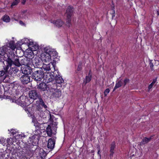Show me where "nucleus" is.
I'll return each mask as SVG.
<instances>
[{
    "label": "nucleus",
    "instance_id": "obj_1",
    "mask_svg": "<svg viewBox=\"0 0 159 159\" xmlns=\"http://www.w3.org/2000/svg\"><path fill=\"white\" fill-rule=\"evenodd\" d=\"M56 57L57 55V53L55 51H51L50 49H46L45 51L41 55L42 61L44 62H49L51 61V55Z\"/></svg>",
    "mask_w": 159,
    "mask_h": 159
},
{
    "label": "nucleus",
    "instance_id": "obj_2",
    "mask_svg": "<svg viewBox=\"0 0 159 159\" xmlns=\"http://www.w3.org/2000/svg\"><path fill=\"white\" fill-rule=\"evenodd\" d=\"M44 73L41 68L34 69L32 75L33 79L37 81H40L43 78Z\"/></svg>",
    "mask_w": 159,
    "mask_h": 159
},
{
    "label": "nucleus",
    "instance_id": "obj_3",
    "mask_svg": "<svg viewBox=\"0 0 159 159\" xmlns=\"http://www.w3.org/2000/svg\"><path fill=\"white\" fill-rule=\"evenodd\" d=\"M54 71L49 72H46L44 73L43 78L45 80V82L48 83L52 81L55 79L54 74Z\"/></svg>",
    "mask_w": 159,
    "mask_h": 159
},
{
    "label": "nucleus",
    "instance_id": "obj_4",
    "mask_svg": "<svg viewBox=\"0 0 159 159\" xmlns=\"http://www.w3.org/2000/svg\"><path fill=\"white\" fill-rule=\"evenodd\" d=\"M29 100L25 96H21L19 98L16 100L15 102L18 105H19L22 107H25L27 106L29 104L28 103Z\"/></svg>",
    "mask_w": 159,
    "mask_h": 159
},
{
    "label": "nucleus",
    "instance_id": "obj_5",
    "mask_svg": "<svg viewBox=\"0 0 159 159\" xmlns=\"http://www.w3.org/2000/svg\"><path fill=\"white\" fill-rule=\"evenodd\" d=\"M41 69L44 70L46 71V72H49L50 70L51 71H55L57 70H55V66L54 63L50 62L48 64H46L43 63V64L41 67Z\"/></svg>",
    "mask_w": 159,
    "mask_h": 159
},
{
    "label": "nucleus",
    "instance_id": "obj_6",
    "mask_svg": "<svg viewBox=\"0 0 159 159\" xmlns=\"http://www.w3.org/2000/svg\"><path fill=\"white\" fill-rule=\"evenodd\" d=\"M31 61L34 67L36 68H40L43 63L42 59L39 57H33L31 59Z\"/></svg>",
    "mask_w": 159,
    "mask_h": 159
},
{
    "label": "nucleus",
    "instance_id": "obj_7",
    "mask_svg": "<svg viewBox=\"0 0 159 159\" xmlns=\"http://www.w3.org/2000/svg\"><path fill=\"white\" fill-rule=\"evenodd\" d=\"M7 59L9 62L10 63H11L12 65L14 64L18 67L21 66L18 57L14 54L11 55V56H9Z\"/></svg>",
    "mask_w": 159,
    "mask_h": 159
},
{
    "label": "nucleus",
    "instance_id": "obj_8",
    "mask_svg": "<svg viewBox=\"0 0 159 159\" xmlns=\"http://www.w3.org/2000/svg\"><path fill=\"white\" fill-rule=\"evenodd\" d=\"M35 146H34L30 143L28 144L26 146L25 152V154L28 156H32L34 152H35Z\"/></svg>",
    "mask_w": 159,
    "mask_h": 159
},
{
    "label": "nucleus",
    "instance_id": "obj_9",
    "mask_svg": "<svg viewBox=\"0 0 159 159\" xmlns=\"http://www.w3.org/2000/svg\"><path fill=\"white\" fill-rule=\"evenodd\" d=\"M35 153L37 155L39 156L42 158H43L46 156L47 154L45 151L41 148L38 147L37 146H35Z\"/></svg>",
    "mask_w": 159,
    "mask_h": 159
},
{
    "label": "nucleus",
    "instance_id": "obj_10",
    "mask_svg": "<svg viewBox=\"0 0 159 159\" xmlns=\"http://www.w3.org/2000/svg\"><path fill=\"white\" fill-rule=\"evenodd\" d=\"M54 74H55L54 79L57 84H61L64 82V81L62 77L60 75L58 70L54 71Z\"/></svg>",
    "mask_w": 159,
    "mask_h": 159
},
{
    "label": "nucleus",
    "instance_id": "obj_11",
    "mask_svg": "<svg viewBox=\"0 0 159 159\" xmlns=\"http://www.w3.org/2000/svg\"><path fill=\"white\" fill-rule=\"evenodd\" d=\"M37 88L40 91H47L49 89L48 85L46 83L43 82L41 83L38 85Z\"/></svg>",
    "mask_w": 159,
    "mask_h": 159
},
{
    "label": "nucleus",
    "instance_id": "obj_12",
    "mask_svg": "<svg viewBox=\"0 0 159 159\" xmlns=\"http://www.w3.org/2000/svg\"><path fill=\"white\" fill-rule=\"evenodd\" d=\"M29 96L30 98L34 100L37 98H39L41 97L40 95L38 94L36 91L35 90H32L29 92Z\"/></svg>",
    "mask_w": 159,
    "mask_h": 159
},
{
    "label": "nucleus",
    "instance_id": "obj_13",
    "mask_svg": "<svg viewBox=\"0 0 159 159\" xmlns=\"http://www.w3.org/2000/svg\"><path fill=\"white\" fill-rule=\"evenodd\" d=\"M51 91L52 92L51 96L53 98H59L61 95V92L59 89L52 88Z\"/></svg>",
    "mask_w": 159,
    "mask_h": 159
},
{
    "label": "nucleus",
    "instance_id": "obj_14",
    "mask_svg": "<svg viewBox=\"0 0 159 159\" xmlns=\"http://www.w3.org/2000/svg\"><path fill=\"white\" fill-rule=\"evenodd\" d=\"M34 69L31 68L29 66H28L24 68L22 70V72L25 75L30 74L32 72H33Z\"/></svg>",
    "mask_w": 159,
    "mask_h": 159
},
{
    "label": "nucleus",
    "instance_id": "obj_15",
    "mask_svg": "<svg viewBox=\"0 0 159 159\" xmlns=\"http://www.w3.org/2000/svg\"><path fill=\"white\" fill-rule=\"evenodd\" d=\"M20 80L23 84H27L30 81V78L28 75H23L20 77Z\"/></svg>",
    "mask_w": 159,
    "mask_h": 159
},
{
    "label": "nucleus",
    "instance_id": "obj_16",
    "mask_svg": "<svg viewBox=\"0 0 159 159\" xmlns=\"http://www.w3.org/2000/svg\"><path fill=\"white\" fill-rule=\"evenodd\" d=\"M55 141L53 139L51 138L49 139L48 141L47 147L48 148L52 150L54 147Z\"/></svg>",
    "mask_w": 159,
    "mask_h": 159
},
{
    "label": "nucleus",
    "instance_id": "obj_17",
    "mask_svg": "<svg viewBox=\"0 0 159 159\" xmlns=\"http://www.w3.org/2000/svg\"><path fill=\"white\" fill-rule=\"evenodd\" d=\"M30 61H31V59H28L27 58H24L21 60L20 64L21 65H24L28 66L29 64Z\"/></svg>",
    "mask_w": 159,
    "mask_h": 159
},
{
    "label": "nucleus",
    "instance_id": "obj_18",
    "mask_svg": "<svg viewBox=\"0 0 159 159\" xmlns=\"http://www.w3.org/2000/svg\"><path fill=\"white\" fill-rule=\"evenodd\" d=\"M73 11V8L70 6H69L66 10V14L67 15V16L71 17Z\"/></svg>",
    "mask_w": 159,
    "mask_h": 159
},
{
    "label": "nucleus",
    "instance_id": "obj_19",
    "mask_svg": "<svg viewBox=\"0 0 159 159\" xmlns=\"http://www.w3.org/2000/svg\"><path fill=\"white\" fill-rule=\"evenodd\" d=\"M6 61L7 62V65L5 66H3V70L4 71L5 73L6 74L7 73L8 71V69L9 67H10L11 65H12L11 63H10L9 62V60H8V59L6 60Z\"/></svg>",
    "mask_w": 159,
    "mask_h": 159
},
{
    "label": "nucleus",
    "instance_id": "obj_20",
    "mask_svg": "<svg viewBox=\"0 0 159 159\" xmlns=\"http://www.w3.org/2000/svg\"><path fill=\"white\" fill-rule=\"evenodd\" d=\"M51 23H53L57 27H60L63 24L64 22L61 20H58L56 21L54 20Z\"/></svg>",
    "mask_w": 159,
    "mask_h": 159
},
{
    "label": "nucleus",
    "instance_id": "obj_21",
    "mask_svg": "<svg viewBox=\"0 0 159 159\" xmlns=\"http://www.w3.org/2000/svg\"><path fill=\"white\" fill-rule=\"evenodd\" d=\"M46 132L47 135L51 137L52 134V131L51 129V125H48L46 129Z\"/></svg>",
    "mask_w": 159,
    "mask_h": 159
},
{
    "label": "nucleus",
    "instance_id": "obj_22",
    "mask_svg": "<svg viewBox=\"0 0 159 159\" xmlns=\"http://www.w3.org/2000/svg\"><path fill=\"white\" fill-rule=\"evenodd\" d=\"M116 147V143L115 142H112L111 144L110 152V157H112L114 154V150Z\"/></svg>",
    "mask_w": 159,
    "mask_h": 159
},
{
    "label": "nucleus",
    "instance_id": "obj_23",
    "mask_svg": "<svg viewBox=\"0 0 159 159\" xmlns=\"http://www.w3.org/2000/svg\"><path fill=\"white\" fill-rule=\"evenodd\" d=\"M152 139V137H151L149 138H147L146 137L144 138L143 139L142 141L141 142V145H143L147 143L149 141H150V140Z\"/></svg>",
    "mask_w": 159,
    "mask_h": 159
},
{
    "label": "nucleus",
    "instance_id": "obj_24",
    "mask_svg": "<svg viewBox=\"0 0 159 159\" xmlns=\"http://www.w3.org/2000/svg\"><path fill=\"white\" fill-rule=\"evenodd\" d=\"M122 84V83L121 80H119L118 82H116L115 86L113 90V91H114L116 89L120 87Z\"/></svg>",
    "mask_w": 159,
    "mask_h": 159
},
{
    "label": "nucleus",
    "instance_id": "obj_25",
    "mask_svg": "<svg viewBox=\"0 0 159 159\" xmlns=\"http://www.w3.org/2000/svg\"><path fill=\"white\" fill-rule=\"evenodd\" d=\"M91 79V76L90 74H89L88 76L86 77L85 79L84 80V83L86 84L90 81Z\"/></svg>",
    "mask_w": 159,
    "mask_h": 159
},
{
    "label": "nucleus",
    "instance_id": "obj_26",
    "mask_svg": "<svg viewBox=\"0 0 159 159\" xmlns=\"http://www.w3.org/2000/svg\"><path fill=\"white\" fill-rule=\"evenodd\" d=\"M39 105H40V106L42 107H43L44 108L46 109L47 107V106L46 105H45L44 102H43L41 97H40L39 98Z\"/></svg>",
    "mask_w": 159,
    "mask_h": 159
},
{
    "label": "nucleus",
    "instance_id": "obj_27",
    "mask_svg": "<svg viewBox=\"0 0 159 159\" xmlns=\"http://www.w3.org/2000/svg\"><path fill=\"white\" fill-rule=\"evenodd\" d=\"M7 49L5 47H2L0 48V55L3 56L6 53Z\"/></svg>",
    "mask_w": 159,
    "mask_h": 159
},
{
    "label": "nucleus",
    "instance_id": "obj_28",
    "mask_svg": "<svg viewBox=\"0 0 159 159\" xmlns=\"http://www.w3.org/2000/svg\"><path fill=\"white\" fill-rule=\"evenodd\" d=\"M8 45V47L12 50H14L16 48V45L12 41H10Z\"/></svg>",
    "mask_w": 159,
    "mask_h": 159
},
{
    "label": "nucleus",
    "instance_id": "obj_29",
    "mask_svg": "<svg viewBox=\"0 0 159 159\" xmlns=\"http://www.w3.org/2000/svg\"><path fill=\"white\" fill-rule=\"evenodd\" d=\"M48 125L46 123L40 124V129L41 130H46Z\"/></svg>",
    "mask_w": 159,
    "mask_h": 159
},
{
    "label": "nucleus",
    "instance_id": "obj_30",
    "mask_svg": "<svg viewBox=\"0 0 159 159\" xmlns=\"http://www.w3.org/2000/svg\"><path fill=\"white\" fill-rule=\"evenodd\" d=\"M50 118L49 119L48 121L50 123L51 125H57V123L55 122H54L53 121V119L52 118L51 115H50Z\"/></svg>",
    "mask_w": 159,
    "mask_h": 159
},
{
    "label": "nucleus",
    "instance_id": "obj_31",
    "mask_svg": "<svg viewBox=\"0 0 159 159\" xmlns=\"http://www.w3.org/2000/svg\"><path fill=\"white\" fill-rule=\"evenodd\" d=\"M2 20L5 22H9L10 20V18L9 16L6 15L3 16Z\"/></svg>",
    "mask_w": 159,
    "mask_h": 159
},
{
    "label": "nucleus",
    "instance_id": "obj_32",
    "mask_svg": "<svg viewBox=\"0 0 159 159\" xmlns=\"http://www.w3.org/2000/svg\"><path fill=\"white\" fill-rule=\"evenodd\" d=\"M40 129H36L34 131L33 133L35 135H38L40 134Z\"/></svg>",
    "mask_w": 159,
    "mask_h": 159
},
{
    "label": "nucleus",
    "instance_id": "obj_33",
    "mask_svg": "<svg viewBox=\"0 0 159 159\" xmlns=\"http://www.w3.org/2000/svg\"><path fill=\"white\" fill-rule=\"evenodd\" d=\"M70 17H69V18L68 16H67V21H66V22H67L66 25L69 27L70 26V22H71Z\"/></svg>",
    "mask_w": 159,
    "mask_h": 159
},
{
    "label": "nucleus",
    "instance_id": "obj_34",
    "mask_svg": "<svg viewBox=\"0 0 159 159\" xmlns=\"http://www.w3.org/2000/svg\"><path fill=\"white\" fill-rule=\"evenodd\" d=\"M41 106H40V105H38L37 106V110L38 111H39L40 112L42 111H43L42 110L43 108Z\"/></svg>",
    "mask_w": 159,
    "mask_h": 159
},
{
    "label": "nucleus",
    "instance_id": "obj_35",
    "mask_svg": "<svg viewBox=\"0 0 159 159\" xmlns=\"http://www.w3.org/2000/svg\"><path fill=\"white\" fill-rule=\"evenodd\" d=\"M19 2L16 0H15L14 2L12 3L11 5V7H13L14 6L17 5L18 3Z\"/></svg>",
    "mask_w": 159,
    "mask_h": 159
},
{
    "label": "nucleus",
    "instance_id": "obj_36",
    "mask_svg": "<svg viewBox=\"0 0 159 159\" xmlns=\"http://www.w3.org/2000/svg\"><path fill=\"white\" fill-rule=\"evenodd\" d=\"M34 126L35 127V129H40V124L38 122H36L34 123Z\"/></svg>",
    "mask_w": 159,
    "mask_h": 159
},
{
    "label": "nucleus",
    "instance_id": "obj_37",
    "mask_svg": "<svg viewBox=\"0 0 159 159\" xmlns=\"http://www.w3.org/2000/svg\"><path fill=\"white\" fill-rule=\"evenodd\" d=\"M110 92V90L109 89H107L105 90L104 92V95L105 96H106L107 94L109 93Z\"/></svg>",
    "mask_w": 159,
    "mask_h": 159
},
{
    "label": "nucleus",
    "instance_id": "obj_38",
    "mask_svg": "<svg viewBox=\"0 0 159 159\" xmlns=\"http://www.w3.org/2000/svg\"><path fill=\"white\" fill-rule=\"evenodd\" d=\"M5 142V139L3 138H2L0 140V143L4 145L5 143H4Z\"/></svg>",
    "mask_w": 159,
    "mask_h": 159
},
{
    "label": "nucleus",
    "instance_id": "obj_39",
    "mask_svg": "<svg viewBox=\"0 0 159 159\" xmlns=\"http://www.w3.org/2000/svg\"><path fill=\"white\" fill-rule=\"evenodd\" d=\"M82 64L81 63H80L79 64L77 69L78 71H80L81 70L82 68Z\"/></svg>",
    "mask_w": 159,
    "mask_h": 159
},
{
    "label": "nucleus",
    "instance_id": "obj_40",
    "mask_svg": "<svg viewBox=\"0 0 159 159\" xmlns=\"http://www.w3.org/2000/svg\"><path fill=\"white\" fill-rule=\"evenodd\" d=\"M129 80L128 79H126L124 80V86H125L126 84L129 83Z\"/></svg>",
    "mask_w": 159,
    "mask_h": 159
},
{
    "label": "nucleus",
    "instance_id": "obj_41",
    "mask_svg": "<svg viewBox=\"0 0 159 159\" xmlns=\"http://www.w3.org/2000/svg\"><path fill=\"white\" fill-rule=\"evenodd\" d=\"M5 74H6L3 70H0V77L3 76Z\"/></svg>",
    "mask_w": 159,
    "mask_h": 159
},
{
    "label": "nucleus",
    "instance_id": "obj_42",
    "mask_svg": "<svg viewBox=\"0 0 159 159\" xmlns=\"http://www.w3.org/2000/svg\"><path fill=\"white\" fill-rule=\"evenodd\" d=\"M112 18L113 19L114 17L115 16V11L113 10H112Z\"/></svg>",
    "mask_w": 159,
    "mask_h": 159
},
{
    "label": "nucleus",
    "instance_id": "obj_43",
    "mask_svg": "<svg viewBox=\"0 0 159 159\" xmlns=\"http://www.w3.org/2000/svg\"><path fill=\"white\" fill-rule=\"evenodd\" d=\"M149 65H150V67L152 69V70H154V69H153V65L152 62H150Z\"/></svg>",
    "mask_w": 159,
    "mask_h": 159
},
{
    "label": "nucleus",
    "instance_id": "obj_44",
    "mask_svg": "<svg viewBox=\"0 0 159 159\" xmlns=\"http://www.w3.org/2000/svg\"><path fill=\"white\" fill-rule=\"evenodd\" d=\"M156 81H157V78L153 79L152 82L151 83V84L153 85L155 83V82H156Z\"/></svg>",
    "mask_w": 159,
    "mask_h": 159
},
{
    "label": "nucleus",
    "instance_id": "obj_45",
    "mask_svg": "<svg viewBox=\"0 0 159 159\" xmlns=\"http://www.w3.org/2000/svg\"><path fill=\"white\" fill-rule=\"evenodd\" d=\"M153 85H152V84H150L149 85V86H148V89L149 90V89H151V88H152V86H153Z\"/></svg>",
    "mask_w": 159,
    "mask_h": 159
},
{
    "label": "nucleus",
    "instance_id": "obj_46",
    "mask_svg": "<svg viewBox=\"0 0 159 159\" xmlns=\"http://www.w3.org/2000/svg\"><path fill=\"white\" fill-rule=\"evenodd\" d=\"M19 23L20 24L22 25H24V22L21 20H20L19 21Z\"/></svg>",
    "mask_w": 159,
    "mask_h": 159
},
{
    "label": "nucleus",
    "instance_id": "obj_47",
    "mask_svg": "<svg viewBox=\"0 0 159 159\" xmlns=\"http://www.w3.org/2000/svg\"><path fill=\"white\" fill-rule=\"evenodd\" d=\"M22 0L21 3L23 4H24L26 2V0Z\"/></svg>",
    "mask_w": 159,
    "mask_h": 159
},
{
    "label": "nucleus",
    "instance_id": "obj_48",
    "mask_svg": "<svg viewBox=\"0 0 159 159\" xmlns=\"http://www.w3.org/2000/svg\"><path fill=\"white\" fill-rule=\"evenodd\" d=\"M27 11V10H24L22 11L21 13L22 15L25 14Z\"/></svg>",
    "mask_w": 159,
    "mask_h": 159
},
{
    "label": "nucleus",
    "instance_id": "obj_49",
    "mask_svg": "<svg viewBox=\"0 0 159 159\" xmlns=\"http://www.w3.org/2000/svg\"><path fill=\"white\" fill-rule=\"evenodd\" d=\"M38 48H39V47H38V46H35V50H37V49H38Z\"/></svg>",
    "mask_w": 159,
    "mask_h": 159
},
{
    "label": "nucleus",
    "instance_id": "obj_50",
    "mask_svg": "<svg viewBox=\"0 0 159 159\" xmlns=\"http://www.w3.org/2000/svg\"><path fill=\"white\" fill-rule=\"evenodd\" d=\"M3 57H1L0 56V61H1V60H2V58H3Z\"/></svg>",
    "mask_w": 159,
    "mask_h": 159
},
{
    "label": "nucleus",
    "instance_id": "obj_51",
    "mask_svg": "<svg viewBox=\"0 0 159 159\" xmlns=\"http://www.w3.org/2000/svg\"><path fill=\"white\" fill-rule=\"evenodd\" d=\"M24 110H25L26 111H28V109H26V108H25V109H24Z\"/></svg>",
    "mask_w": 159,
    "mask_h": 159
},
{
    "label": "nucleus",
    "instance_id": "obj_52",
    "mask_svg": "<svg viewBox=\"0 0 159 159\" xmlns=\"http://www.w3.org/2000/svg\"><path fill=\"white\" fill-rule=\"evenodd\" d=\"M34 136H33L32 137L31 139H34Z\"/></svg>",
    "mask_w": 159,
    "mask_h": 159
},
{
    "label": "nucleus",
    "instance_id": "obj_53",
    "mask_svg": "<svg viewBox=\"0 0 159 159\" xmlns=\"http://www.w3.org/2000/svg\"><path fill=\"white\" fill-rule=\"evenodd\" d=\"M99 152H100V150H98V154H99Z\"/></svg>",
    "mask_w": 159,
    "mask_h": 159
}]
</instances>
